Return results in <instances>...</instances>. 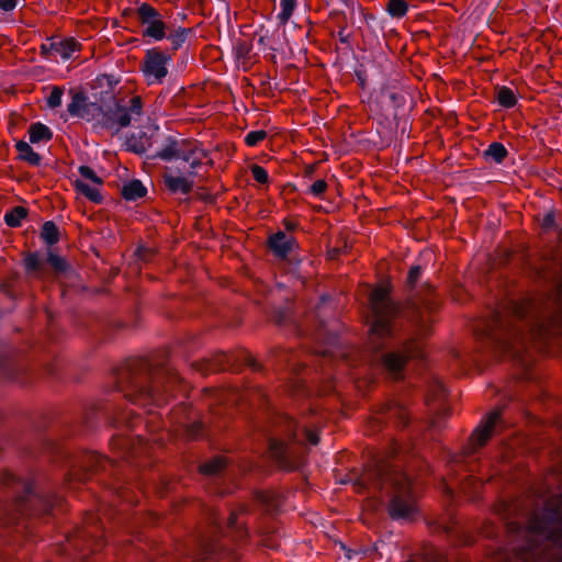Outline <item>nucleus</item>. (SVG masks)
<instances>
[{
	"label": "nucleus",
	"mask_w": 562,
	"mask_h": 562,
	"mask_svg": "<svg viewBox=\"0 0 562 562\" xmlns=\"http://www.w3.org/2000/svg\"><path fill=\"white\" fill-rule=\"evenodd\" d=\"M188 426H190V429L191 430H200V427L199 426H202L203 424H195V423H192V424H187Z\"/></svg>",
	"instance_id": "57"
},
{
	"label": "nucleus",
	"mask_w": 562,
	"mask_h": 562,
	"mask_svg": "<svg viewBox=\"0 0 562 562\" xmlns=\"http://www.w3.org/2000/svg\"><path fill=\"white\" fill-rule=\"evenodd\" d=\"M228 527L232 529L241 530L237 522V515L234 512H232L228 517Z\"/></svg>",
	"instance_id": "56"
},
{
	"label": "nucleus",
	"mask_w": 562,
	"mask_h": 562,
	"mask_svg": "<svg viewBox=\"0 0 562 562\" xmlns=\"http://www.w3.org/2000/svg\"><path fill=\"white\" fill-rule=\"evenodd\" d=\"M119 83L113 75L102 74L92 80L90 88L92 95L99 104L105 103L114 98V88Z\"/></svg>",
	"instance_id": "17"
},
{
	"label": "nucleus",
	"mask_w": 562,
	"mask_h": 562,
	"mask_svg": "<svg viewBox=\"0 0 562 562\" xmlns=\"http://www.w3.org/2000/svg\"><path fill=\"white\" fill-rule=\"evenodd\" d=\"M393 284L390 278L376 283L369 293L368 302L371 321L368 329V346L374 352L383 351L378 366L394 381L403 380L404 371L412 360L424 358V342L409 337L394 348L390 347L397 331V321L403 305L392 299Z\"/></svg>",
	"instance_id": "2"
},
{
	"label": "nucleus",
	"mask_w": 562,
	"mask_h": 562,
	"mask_svg": "<svg viewBox=\"0 0 562 562\" xmlns=\"http://www.w3.org/2000/svg\"><path fill=\"white\" fill-rule=\"evenodd\" d=\"M71 102L67 106V111L71 116L90 120V116L102 112V105L97 101L88 102V98L82 91L69 90Z\"/></svg>",
	"instance_id": "15"
},
{
	"label": "nucleus",
	"mask_w": 562,
	"mask_h": 562,
	"mask_svg": "<svg viewBox=\"0 0 562 562\" xmlns=\"http://www.w3.org/2000/svg\"><path fill=\"white\" fill-rule=\"evenodd\" d=\"M193 33L192 27H182L179 26L175 30H171L169 34L166 33V37L170 42V53H172V56L183 45V43L187 41V38Z\"/></svg>",
	"instance_id": "23"
},
{
	"label": "nucleus",
	"mask_w": 562,
	"mask_h": 562,
	"mask_svg": "<svg viewBox=\"0 0 562 562\" xmlns=\"http://www.w3.org/2000/svg\"><path fill=\"white\" fill-rule=\"evenodd\" d=\"M74 187L77 193L83 195L90 202L95 204H101L103 202V196L98 188L91 187L82 180H75Z\"/></svg>",
	"instance_id": "30"
},
{
	"label": "nucleus",
	"mask_w": 562,
	"mask_h": 562,
	"mask_svg": "<svg viewBox=\"0 0 562 562\" xmlns=\"http://www.w3.org/2000/svg\"><path fill=\"white\" fill-rule=\"evenodd\" d=\"M193 176H176L171 171H165L162 181L165 189L170 194L188 195L192 192L194 182L191 179Z\"/></svg>",
	"instance_id": "18"
},
{
	"label": "nucleus",
	"mask_w": 562,
	"mask_h": 562,
	"mask_svg": "<svg viewBox=\"0 0 562 562\" xmlns=\"http://www.w3.org/2000/svg\"><path fill=\"white\" fill-rule=\"evenodd\" d=\"M40 50H41V55L44 58H48L52 53L56 54V41H53L48 44L43 43L40 47Z\"/></svg>",
	"instance_id": "49"
},
{
	"label": "nucleus",
	"mask_w": 562,
	"mask_h": 562,
	"mask_svg": "<svg viewBox=\"0 0 562 562\" xmlns=\"http://www.w3.org/2000/svg\"><path fill=\"white\" fill-rule=\"evenodd\" d=\"M144 114V102L140 95H133L126 105L115 104V109L109 111L103 116L105 128L120 132L131 125L133 120H138Z\"/></svg>",
	"instance_id": "9"
},
{
	"label": "nucleus",
	"mask_w": 562,
	"mask_h": 562,
	"mask_svg": "<svg viewBox=\"0 0 562 562\" xmlns=\"http://www.w3.org/2000/svg\"><path fill=\"white\" fill-rule=\"evenodd\" d=\"M26 273L40 274L44 270V262L37 252H26L23 259Z\"/></svg>",
	"instance_id": "38"
},
{
	"label": "nucleus",
	"mask_w": 562,
	"mask_h": 562,
	"mask_svg": "<svg viewBox=\"0 0 562 562\" xmlns=\"http://www.w3.org/2000/svg\"><path fill=\"white\" fill-rule=\"evenodd\" d=\"M423 269L420 266H412L408 270L405 281V290L408 293V302L416 308L425 307L428 311L437 308V301L435 299V288L429 283L422 285V291L425 294L423 297L414 294L417 282L422 277Z\"/></svg>",
	"instance_id": "12"
},
{
	"label": "nucleus",
	"mask_w": 562,
	"mask_h": 562,
	"mask_svg": "<svg viewBox=\"0 0 562 562\" xmlns=\"http://www.w3.org/2000/svg\"><path fill=\"white\" fill-rule=\"evenodd\" d=\"M282 225H283L284 229L288 232H294L300 226L297 221L289 218V217H286L282 221Z\"/></svg>",
	"instance_id": "52"
},
{
	"label": "nucleus",
	"mask_w": 562,
	"mask_h": 562,
	"mask_svg": "<svg viewBox=\"0 0 562 562\" xmlns=\"http://www.w3.org/2000/svg\"><path fill=\"white\" fill-rule=\"evenodd\" d=\"M505 406H495L485 414L481 422H499L504 414Z\"/></svg>",
	"instance_id": "48"
},
{
	"label": "nucleus",
	"mask_w": 562,
	"mask_h": 562,
	"mask_svg": "<svg viewBox=\"0 0 562 562\" xmlns=\"http://www.w3.org/2000/svg\"><path fill=\"white\" fill-rule=\"evenodd\" d=\"M426 405L434 419H448L453 416L447 402V390L440 381L435 380L430 383Z\"/></svg>",
	"instance_id": "14"
},
{
	"label": "nucleus",
	"mask_w": 562,
	"mask_h": 562,
	"mask_svg": "<svg viewBox=\"0 0 562 562\" xmlns=\"http://www.w3.org/2000/svg\"><path fill=\"white\" fill-rule=\"evenodd\" d=\"M136 16L140 25L145 26L142 32L144 38L161 41L166 37L168 26L162 14L150 3L143 2L136 8Z\"/></svg>",
	"instance_id": "11"
},
{
	"label": "nucleus",
	"mask_w": 562,
	"mask_h": 562,
	"mask_svg": "<svg viewBox=\"0 0 562 562\" xmlns=\"http://www.w3.org/2000/svg\"><path fill=\"white\" fill-rule=\"evenodd\" d=\"M559 238H560V240L562 241V228H561V229H560V232H559Z\"/></svg>",
	"instance_id": "62"
},
{
	"label": "nucleus",
	"mask_w": 562,
	"mask_h": 562,
	"mask_svg": "<svg viewBox=\"0 0 562 562\" xmlns=\"http://www.w3.org/2000/svg\"><path fill=\"white\" fill-rule=\"evenodd\" d=\"M147 189L144 187L140 180H132L124 184L121 190V195L127 201H136L146 195Z\"/></svg>",
	"instance_id": "27"
},
{
	"label": "nucleus",
	"mask_w": 562,
	"mask_h": 562,
	"mask_svg": "<svg viewBox=\"0 0 562 562\" xmlns=\"http://www.w3.org/2000/svg\"><path fill=\"white\" fill-rule=\"evenodd\" d=\"M268 137L265 130L251 131L245 136V144L249 147H255Z\"/></svg>",
	"instance_id": "42"
},
{
	"label": "nucleus",
	"mask_w": 562,
	"mask_h": 562,
	"mask_svg": "<svg viewBox=\"0 0 562 562\" xmlns=\"http://www.w3.org/2000/svg\"><path fill=\"white\" fill-rule=\"evenodd\" d=\"M171 414L175 422H201L198 412L188 403H180Z\"/></svg>",
	"instance_id": "28"
},
{
	"label": "nucleus",
	"mask_w": 562,
	"mask_h": 562,
	"mask_svg": "<svg viewBox=\"0 0 562 562\" xmlns=\"http://www.w3.org/2000/svg\"><path fill=\"white\" fill-rule=\"evenodd\" d=\"M280 7L281 11L277 15V19L279 24L284 26L290 21L297 7V0H281Z\"/></svg>",
	"instance_id": "39"
},
{
	"label": "nucleus",
	"mask_w": 562,
	"mask_h": 562,
	"mask_svg": "<svg viewBox=\"0 0 562 562\" xmlns=\"http://www.w3.org/2000/svg\"><path fill=\"white\" fill-rule=\"evenodd\" d=\"M207 156L209 153L202 148V144L198 139L169 136L154 157L164 161L182 160L188 162L189 176H195V169L203 165V159Z\"/></svg>",
	"instance_id": "7"
},
{
	"label": "nucleus",
	"mask_w": 562,
	"mask_h": 562,
	"mask_svg": "<svg viewBox=\"0 0 562 562\" xmlns=\"http://www.w3.org/2000/svg\"><path fill=\"white\" fill-rule=\"evenodd\" d=\"M496 100L501 106L506 108V109L514 108L518 102L517 97L514 93V91L509 87H506V86H503L497 89Z\"/></svg>",
	"instance_id": "37"
},
{
	"label": "nucleus",
	"mask_w": 562,
	"mask_h": 562,
	"mask_svg": "<svg viewBox=\"0 0 562 562\" xmlns=\"http://www.w3.org/2000/svg\"><path fill=\"white\" fill-rule=\"evenodd\" d=\"M64 94V88L55 86L53 87L49 97L47 98V105L50 109H56L61 104V97Z\"/></svg>",
	"instance_id": "46"
},
{
	"label": "nucleus",
	"mask_w": 562,
	"mask_h": 562,
	"mask_svg": "<svg viewBox=\"0 0 562 562\" xmlns=\"http://www.w3.org/2000/svg\"><path fill=\"white\" fill-rule=\"evenodd\" d=\"M157 254L158 251L156 248L146 247L144 245H139L135 250V256L145 263L151 262Z\"/></svg>",
	"instance_id": "41"
},
{
	"label": "nucleus",
	"mask_w": 562,
	"mask_h": 562,
	"mask_svg": "<svg viewBox=\"0 0 562 562\" xmlns=\"http://www.w3.org/2000/svg\"><path fill=\"white\" fill-rule=\"evenodd\" d=\"M18 150V159L27 162L31 166H40L42 157L33 150V148L24 140L15 144Z\"/></svg>",
	"instance_id": "26"
},
{
	"label": "nucleus",
	"mask_w": 562,
	"mask_h": 562,
	"mask_svg": "<svg viewBox=\"0 0 562 562\" xmlns=\"http://www.w3.org/2000/svg\"><path fill=\"white\" fill-rule=\"evenodd\" d=\"M228 367L229 357L223 351H217L211 358H204L191 363V368L203 376L226 371Z\"/></svg>",
	"instance_id": "16"
},
{
	"label": "nucleus",
	"mask_w": 562,
	"mask_h": 562,
	"mask_svg": "<svg viewBox=\"0 0 562 562\" xmlns=\"http://www.w3.org/2000/svg\"><path fill=\"white\" fill-rule=\"evenodd\" d=\"M227 468V459L225 457H214L213 459L200 465V472L210 477L223 476Z\"/></svg>",
	"instance_id": "22"
},
{
	"label": "nucleus",
	"mask_w": 562,
	"mask_h": 562,
	"mask_svg": "<svg viewBox=\"0 0 562 562\" xmlns=\"http://www.w3.org/2000/svg\"><path fill=\"white\" fill-rule=\"evenodd\" d=\"M313 169H314V167H313V166H308V167L306 168V175H308V176H310V175H312V173H313Z\"/></svg>",
	"instance_id": "60"
},
{
	"label": "nucleus",
	"mask_w": 562,
	"mask_h": 562,
	"mask_svg": "<svg viewBox=\"0 0 562 562\" xmlns=\"http://www.w3.org/2000/svg\"><path fill=\"white\" fill-rule=\"evenodd\" d=\"M172 60V53L156 46L145 52L139 68L148 85L162 83L168 76L167 64Z\"/></svg>",
	"instance_id": "10"
},
{
	"label": "nucleus",
	"mask_w": 562,
	"mask_h": 562,
	"mask_svg": "<svg viewBox=\"0 0 562 562\" xmlns=\"http://www.w3.org/2000/svg\"><path fill=\"white\" fill-rule=\"evenodd\" d=\"M542 226L544 228H550L555 226V217L553 213H548L544 215L542 221Z\"/></svg>",
	"instance_id": "54"
},
{
	"label": "nucleus",
	"mask_w": 562,
	"mask_h": 562,
	"mask_svg": "<svg viewBox=\"0 0 562 562\" xmlns=\"http://www.w3.org/2000/svg\"><path fill=\"white\" fill-rule=\"evenodd\" d=\"M562 341V283L554 299H521V366L532 364L530 350L549 352Z\"/></svg>",
	"instance_id": "4"
},
{
	"label": "nucleus",
	"mask_w": 562,
	"mask_h": 562,
	"mask_svg": "<svg viewBox=\"0 0 562 562\" xmlns=\"http://www.w3.org/2000/svg\"><path fill=\"white\" fill-rule=\"evenodd\" d=\"M348 251L347 244L345 243L344 247H333L328 250L329 259H337L341 254H346Z\"/></svg>",
	"instance_id": "51"
},
{
	"label": "nucleus",
	"mask_w": 562,
	"mask_h": 562,
	"mask_svg": "<svg viewBox=\"0 0 562 562\" xmlns=\"http://www.w3.org/2000/svg\"><path fill=\"white\" fill-rule=\"evenodd\" d=\"M79 173L81 177H83L85 179H88L90 181H92L94 184H97L98 187H101L104 181L102 178H100L95 172L94 170L89 167V166H80L79 169H78Z\"/></svg>",
	"instance_id": "45"
},
{
	"label": "nucleus",
	"mask_w": 562,
	"mask_h": 562,
	"mask_svg": "<svg viewBox=\"0 0 562 562\" xmlns=\"http://www.w3.org/2000/svg\"><path fill=\"white\" fill-rule=\"evenodd\" d=\"M379 413L387 420L408 422L411 418L408 409L393 401L384 403Z\"/></svg>",
	"instance_id": "19"
},
{
	"label": "nucleus",
	"mask_w": 562,
	"mask_h": 562,
	"mask_svg": "<svg viewBox=\"0 0 562 562\" xmlns=\"http://www.w3.org/2000/svg\"><path fill=\"white\" fill-rule=\"evenodd\" d=\"M205 393H211V394H213V393H215V391H213V390H209V389H205Z\"/></svg>",
	"instance_id": "61"
},
{
	"label": "nucleus",
	"mask_w": 562,
	"mask_h": 562,
	"mask_svg": "<svg viewBox=\"0 0 562 562\" xmlns=\"http://www.w3.org/2000/svg\"><path fill=\"white\" fill-rule=\"evenodd\" d=\"M251 50L252 44L246 40L238 38L233 46L235 58L241 63L245 69L251 65Z\"/></svg>",
	"instance_id": "25"
},
{
	"label": "nucleus",
	"mask_w": 562,
	"mask_h": 562,
	"mask_svg": "<svg viewBox=\"0 0 562 562\" xmlns=\"http://www.w3.org/2000/svg\"><path fill=\"white\" fill-rule=\"evenodd\" d=\"M246 397L248 398V401L250 403L256 404L262 408L263 407L268 408L269 397L266 393V390L262 386L256 385V386L249 387L246 391Z\"/></svg>",
	"instance_id": "34"
},
{
	"label": "nucleus",
	"mask_w": 562,
	"mask_h": 562,
	"mask_svg": "<svg viewBox=\"0 0 562 562\" xmlns=\"http://www.w3.org/2000/svg\"><path fill=\"white\" fill-rule=\"evenodd\" d=\"M59 228L53 221H47L41 229V238L48 245L53 246L59 241Z\"/></svg>",
	"instance_id": "36"
},
{
	"label": "nucleus",
	"mask_w": 562,
	"mask_h": 562,
	"mask_svg": "<svg viewBox=\"0 0 562 562\" xmlns=\"http://www.w3.org/2000/svg\"><path fill=\"white\" fill-rule=\"evenodd\" d=\"M245 363L250 367L254 371H260L262 369L261 364L256 360L255 357H252L250 353H248L245 357Z\"/></svg>",
	"instance_id": "53"
},
{
	"label": "nucleus",
	"mask_w": 562,
	"mask_h": 562,
	"mask_svg": "<svg viewBox=\"0 0 562 562\" xmlns=\"http://www.w3.org/2000/svg\"><path fill=\"white\" fill-rule=\"evenodd\" d=\"M117 391L137 405V409H121L108 402L91 401L83 405L85 422L104 419L105 422H132L146 419L153 415L148 405L161 406L176 389L184 382L179 372L168 366H153L144 358L128 359L116 369Z\"/></svg>",
	"instance_id": "1"
},
{
	"label": "nucleus",
	"mask_w": 562,
	"mask_h": 562,
	"mask_svg": "<svg viewBox=\"0 0 562 562\" xmlns=\"http://www.w3.org/2000/svg\"><path fill=\"white\" fill-rule=\"evenodd\" d=\"M386 11L391 16L401 19L408 12V3L405 0H389Z\"/></svg>",
	"instance_id": "40"
},
{
	"label": "nucleus",
	"mask_w": 562,
	"mask_h": 562,
	"mask_svg": "<svg viewBox=\"0 0 562 562\" xmlns=\"http://www.w3.org/2000/svg\"><path fill=\"white\" fill-rule=\"evenodd\" d=\"M29 135L31 143L48 142L53 138V132L49 127L40 122L30 125Z\"/></svg>",
	"instance_id": "31"
},
{
	"label": "nucleus",
	"mask_w": 562,
	"mask_h": 562,
	"mask_svg": "<svg viewBox=\"0 0 562 562\" xmlns=\"http://www.w3.org/2000/svg\"><path fill=\"white\" fill-rule=\"evenodd\" d=\"M367 480L376 488H391L387 514L395 521H412L417 515L412 479L398 465L376 459L368 467Z\"/></svg>",
	"instance_id": "5"
},
{
	"label": "nucleus",
	"mask_w": 562,
	"mask_h": 562,
	"mask_svg": "<svg viewBox=\"0 0 562 562\" xmlns=\"http://www.w3.org/2000/svg\"><path fill=\"white\" fill-rule=\"evenodd\" d=\"M254 496L256 502L269 512L278 510L283 502V495L273 490L256 491Z\"/></svg>",
	"instance_id": "20"
},
{
	"label": "nucleus",
	"mask_w": 562,
	"mask_h": 562,
	"mask_svg": "<svg viewBox=\"0 0 562 562\" xmlns=\"http://www.w3.org/2000/svg\"><path fill=\"white\" fill-rule=\"evenodd\" d=\"M329 19L333 20L338 27L337 34L339 42L342 44H350L351 34L347 32L348 20L346 13L340 10H334L329 12Z\"/></svg>",
	"instance_id": "24"
},
{
	"label": "nucleus",
	"mask_w": 562,
	"mask_h": 562,
	"mask_svg": "<svg viewBox=\"0 0 562 562\" xmlns=\"http://www.w3.org/2000/svg\"><path fill=\"white\" fill-rule=\"evenodd\" d=\"M81 44L75 37H67L56 42V54L68 59L74 53L81 50Z\"/></svg>",
	"instance_id": "29"
},
{
	"label": "nucleus",
	"mask_w": 562,
	"mask_h": 562,
	"mask_svg": "<svg viewBox=\"0 0 562 562\" xmlns=\"http://www.w3.org/2000/svg\"><path fill=\"white\" fill-rule=\"evenodd\" d=\"M305 438L313 446H316L319 442L318 435L316 432L311 431V430H305Z\"/></svg>",
	"instance_id": "55"
},
{
	"label": "nucleus",
	"mask_w": 562,
	"mask_h": 562,
	"mask_svg": "<svg viewBox=\"0 0 562 562\" xmlns=\"http://www.w3.org/2000/svg\"><path fill=\"white\" fill-rule=\"evenodd\" d=\"M19 5V0H0V11L11 12Z\"/></svg>",
	"instance_id": "50"
},
{
	"label": "nucleus",
	"mask_w": 562,
	"mask_h": 562,
	"mask_svg": "<svg viewBox=\"0 0 562 562\" xmlns=\"http://www.w3.org/2000/svg\"><path fill=\"white\" fill-rule=\"evenodd\" d=\"M510 257H512V251L506 250L505 254H504V261L508 262Z\"/></svg>",
	"instance_id": "58"
},
{
	"label": "nucleus",
	"mask_w": 562,
	"mask_h": 562,
	"mask_svg": "<svg viewBox=\"0 0 562 562\" xmlns=\"http://www.w3.org/2000/svg\"><path fill=\"white\" fill-rule=\"evenodd\" d=\"M496 425L497 424L486 423L479 424L475 427L470 437V445L473 451L483 447L487 442V440L493 436Z\"/></svg>",
	"instance_id": "21"
},
{
	"label": "nucleus",
	"mask_w": 562,
	"mask_h": 562,
	"mask_svg": "<svg viewBox=\"0 0 562 562\" xmlns=\"http://www.w3.org/2000/svg\"><path fill=\"white\" fill-rule=\"evenodd\" d=\"M29 211L24 206H14L4 215V223L12 228L20 227L22 220L26 218Z\"/></svg>",
	"instance_id": "33"
},
{
	"label": "nucleus",
	"mask_w": 562,
	"mask_h": 562,
	"mask_svg": "<svg viewBox=\"0 0 562 562\" xmlns=\"http://www.w3.org/2000/svg\"><path fill=\"white\" fill-rule=\"evenodd\" d=\"M512 540L510 550L521 562H562V512L547 506L533 516L527 526L507 525Z\"/></svg>",
	"instance_id": "3"
},
{
	"label": "nucleus",
	"mask_w": 562,
	"mask_h": 562,
	"mask_svg": "<svg viewBox=\"0 0 562 562\" xmlns=\"http://www.w3.org/2000/svg\"><path fill=\"white\" fill-rule=\"evenodd\" d=\"M267 247L278 260L286 262L289 266L296 267L301 262L297 256L300 246L296 238L286 236L282 231L267 238Z\"/></svg>",
	"instance_id": "13"
},
{
	"label": "nucleus",
	"mask_w": 562,
	"mask_h": 562,
	"mask_svg": "<svg viewBox=\"0 0 562 562\" xmlns=\"http://www.w3.org/2000/svg\"><path fill=\"white\" fill-rule=\"evenodd\" d=\"M483 156L485 159H492L493 161L501 164L508 156V150L502 143L493 142L483 153Z\"/></svg>",
	"instance_id": "35"
},
{
	"label": "nucleus",
	"mask_w": 562,
	"mask_h": 562,
	"mask_svg": "<svg viewBox=\"0 0 562 562\" xmlns=\"http://www.w3.org/2000/svg\"><path fill=\"white\" fill-rule=\"evenodd\" d=\"M327 189L328 183L326 182V180L318 179L308 188V193L317 198H323Z\"/></svg>",
	"instance_id": "47"
},
{
	"label": "nucleus",
	"mask_w": 562,
	"mask_h": 562,
	"mask_svg": "<svg viewBox=\"0 0 562 562\" xmlns=\"http://www.w3.org/2000/svg\"><path fill=\"white\" fill-rule=\"evenodd\" d=\"M46 262L50 265L55 272H65L67 269L66 260L54 252H49Z\"/></svg>",
	"instance_id": "43"
},
{
	"label": "nucleus",
	"mask_w": 562,
	"mask_h": 562,
	"mask_svg": "<svg viewBox=\"0 0 562 562\" xmlns=\"http://www.w3.org/2000/svg\"><path fill=\"white\" fill-rule=\"evenodd\" d=\"M436 530L456 541H461L463 537L459 522L452 519L438 522Z\"/></svg>",
	"instance_id": "32"
},
{
	"label": "nucleus",
	"mask_w": 562,
	"mask_h": 562,
	"mask_svg": "<svg viewBox=\"0 0 562 562\" xmlns=\"http://www.w3.org/2000/svg\"><path fill=\"white\" fill-rule=\"evenodd\" d=\"M268 450L273 462L282 470H297L304 461L305 450L302 445L269 437Z\"/></svg>",
	"instance_id": "8"
},
{
	"label": "nucleus",
	"mask_w": 562,
	"mask_h": 562,
	"mask_svg": "<svg viewBox=\"0 0 562 562\" xmlns=\"http://www.w3.org/2000/svg\"><path fill=\"white\" fill-rule=\"evenodd\" d=\"M132 149H133V151H135L137 154H140L144 151V148L143 147L139 148V146H132Z\"/></svg>",
	"instance_id": "59"
},
{
	"label": "nucleus",
	"mask_w": 562,
	"mask_h": 562,
	"mask_svg": "<svg viewBox=\"0 0 562 562\" xmlns=\"http://www.w3.org/2000/svg\"><path fill=\"white\" fill-rule=\"evenodd\" d=\"M0 483L5 497L1 509L3 519L12 521L19 515L27 517L48 514L54 507L53 495L40 491L32 481L5 472L1 474Z\"/></svg>",
	"instance_id": "6"
},
{
	"label": "nucleus",
	"mask_w": 562,
	"mask_h": 562,
	"mask_svg": "<svg viewBox=\"0 0 562 562\" xmlns=\"http://www.w3.org/2000/svg\"><path fill=\"white\" fill-rule=\"evenodd\" d=\"M249 170L252 175V178L260 184H267L269 182V176L267 170L257 164H252L249 166Z\"/></svg>",
	"instance_id": "44"
}]
</instances>
